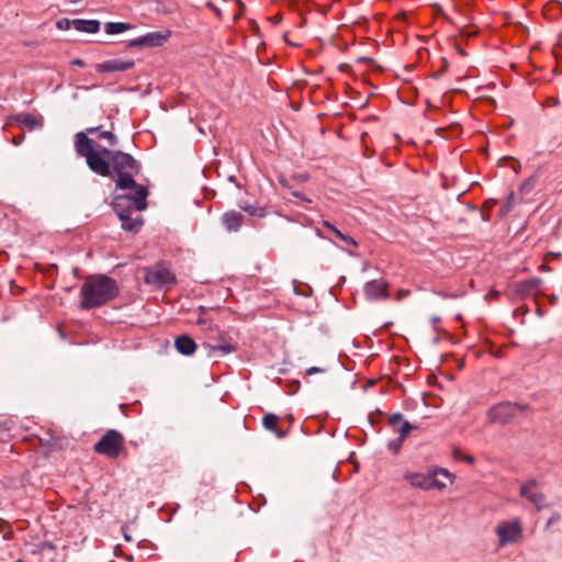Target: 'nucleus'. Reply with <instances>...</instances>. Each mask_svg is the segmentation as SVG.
<instances>
[{
  "label": "nucleus",
  "mask_w": 562,
  "mask_h": 562,
  "mask_svg": "<svg viewBox=\"0 0 562 562\" xmlns=\"http://www.w3.org/2000/svg\"><path fill=\"white\" fill-rule=\"evenodd\" d=\"M74 27L79 32L97 33L100 30V22L97 20L77 19L72 21Z\"/></svg>",
  "instance_id": "nucleus-18"
},
{
  "label": "nucleus",
  "mask_w": 562,
  "mask_h": 562,
  "mask_svg": "<svg viewBox=\"0 0 562 562\" xmlns=\"http://www.w3.org/2000/svg\"><path fill=\"white\" fill-rule=\"evenodd\" d=\"M339 239H340V240H342V241H345V243H346V244H348V245H351V246H355V247H357V246H358L357 241H356L352 237L347 236V235H345V234H344V238H339Z\"/></svg>",
  "instance_id": "nucleus-33"
},
{
  "label": "nucleus",
  "mask_w": 562,
  "mask_h": 562,
  "mask_svg": "<svg viewBox=\"0 0 562 562\" xmlns=\"http://www.w3.org/2000/svg\"><path fill=\"white\" fill-rule=\"evenodd\" d=\"M536 181H537V177L536 176H531L529 179H527L522 183L521 191L522 192H529L530 190H532L535 184H536Z\"/></svg>",
  "instance_id": "nucleus-26"
},
{
  "label": "nucleus",
  "mask_w": 562,
  "mask_h": 562,
  "mask_svg": "<svg viewBox=\"0 0 562 562\" xmlns=\"http://www.w3.org/2000/svg\"><path fill=\"white\" fill-rule=\"evenodd\" d=\"M561 516L559 514H554L547 522V527H550L555 521L560 520Z\"/></svg>",
  "instance_id": "nucleus-34"
},
{
  "label": "nucleus",
  "mask_w": 562,
  "mask_h": 562,
  "mask_svg": "<svg viewBox=\"0 0 562 562\" xmlns=\"http://www.w3.org/2000/svg\"><path fill=\"white\" fill-rule=\"evenodd\" d=\"M100 138H104L108 140L109 146L113 147L117 144V137L112 132H101L99 134Z\"/></svg>",
  "instance_id": "nucleus-24"
},
{
  "label": "nucleus",
  "mask_w": 562,
  "mask_h": 562,
  "mask_svg": "<svg viewBox=\"0 0 562 562\" xmlns=\"http://www.w3.org/2000/svg\"><path fill=\"white\" fill-rule=\"evenodd\" d=\"M10 122H15L19 125L25 126L29 130L42 127L43 121L31 113H19L10 119Z\"/></svg>",
  "instance_id": "nucleus-15"
},
{
  "label": "nucleus",
  "mask_w": 562,
  "mask_h": 562,
  "mask_svg": "<svg viewBox=\"0 0 562 562\" xmlns=\"http://www.w3.org/2000/svg\"><path fill=\"white\" fill-rule=\"evenodd\" d=\"M389 283L383 280H371L364 285L366 296L370 300H385L389 297Z\"/></svg>",
  "instance_id": "nucleus-11"
},
{
  "label": "nucleus",
  "mask_w": 562,
  "mask_h": 562,
  "mask_svg": "<svg viewBox=\"0 0 562 562\" xmlns=\"http://www.w3.org/2000/svg\"><path fill=\"white\" fill-rule=\"evenodd\" d=\"M122 533H123L124 539H125L126 541H132V537L130 536V533H128V528H127L126 526H123V527H122Z\"/></svg>",
  "instance_id": "nucleus-35"
},
{
  "label": "nucleus",
  "mask_w": 562,
  "mask_h": 562,
  "mask_svg": "<svg viewBox=\"0 0 562 562\" xmlns=\"http://www.w3.org/2000/svg\"><path fill=\"white\" fill-rule=\"evenodd\" d=\"M390 425L394 428V430L398 434V437L401 440H405L408 436L409 431L414 428L412 424H409L406 420H403L402 415L395 414L390 417L389 419Z\"/></svg>",
  "instance_id": "nucleus-14"
},
{
  "label": "nucleus",
  "mask_w": 562,
  "mask_h": 562,
  "mask_svg": "<svg viewBox=\"0 0 562 562\" xmlns=\"http://www.w3.org/2000/svg\"><path fill=\"white\" fill-rule=\"evenodd\" d=\"M447 482H451V475L445 469H439L434 472L426 473L425 490H442L447 486Z\"/></svg>",
  "instance_id": "nucleus-12"
},
{
  "label": "nucleus",
  "mask_w": 562,
  "mask_h": 562,
  "mask_svg": "<svg viewBox=\"0 0 562 562\" xmlns=\"http://www.w3.org/2000/svg\"><path fill=\"white\" fill-rule=\"evenodd\" d=\"M463 459H464L467 462H469V463H473V462H474V459H473L472 457H470V456H465Z\"/></svg>",
  "instance_id": "nucleus-40"
},
{
  "label": "nucleus",
  "mask_w": 562,
  "mask_h": 562,
  "mask_svg": "<svg viewBox=\"0 0 562 562\" xmlns=\"http://www.w3.org/2000/svg\"><path fill=\"white\" fill-rule=\"evenodd\" d=\"M403 442H404V440H401L400 438H396V440L390 442L389 447H390V449H392V451L394 453H397L398 450L401 449V446H402Z\"/></svg>",
  "instance_id": "nucleus-29"
},
{
  "label": "nucleus",
  "mask_w": 562,
  "mask_h": 562,
  "mask_svg": "<svg viewBox=\"0 0 562 562\" xmlns=\"http://www.w3.org/2000/svg\"><path fill=\"white\" fill-rule=\"evenodd\" d=\"M205 338L204 347L215 355L225 356L236 351L232 337L220 330L217 326H210V333Z\"/></svg>",
  "instance_id": "nucleus-5"
},
{
  "label": "nucleus",
  "mask_w": 562,
  "mask_h": 562,
  "mask_svg": "<svg viewBox=\"0 0 562 562\" xmlns=\"http://www.w3.org/2000/svg\"><path fill=\"white\" fill-rule=\"evenodd\" d=\"M135 63L133 60L111 59L98 64L95 70L98 72L126 71L132 69Z\"/></svg>",
  "instance_id": "nucleus-13"
},
{
  "label": "nucleus",
  "mask_w": 562,
  "mask_h": 562,
  "mask_svg": "<svg viewBox=\"0 0 562 562\" xmlns=\"http://www.w3.org/2000/svg\"><path fill=\"white\" fill-rule=\"evenodd\" d=\"M458 52H459V54H460V55H462V56H464V55H465V52H464L462 48H460V47H458Z\"/></svg>",
  "instance_id": "nucleus-42"
},
{
  "label": "nucleus",
  "mask_w": 562,
  "mask_h": 562,
  "mask_svg": "<svg viewBox=\"0 0 562 562\" xmlns=\"http://www.w3.org/2000/svg\"><path fill=\"white\" fill-rule=\"evenodd\" d=\"M403 442H404V440H401L400 438H396V440L390 442L389 447H390V449H392V451L394 453H397L398 450L401 449V446H402Z\"/></svg>",
  "instance_id": "nucleus-30"
},
{
  "label": "nucleus",
  "mask_w": 562,
  "mask_h": 562,
  "mask_svg": "<svg viewBox=\"0 0 562 562\" xmlns=\"http://www.w3.org/2000/svg\"><path fill=\"white\" fill-rule=\"evenodd\" d=\"M23 139H24V135H21V136H19V137H18V136H14V137L12 138V143H13L15 146H18V145H20V144L22 143V140H23Z\"/></svg>",
  "instance_id": "nucleus-36"
},
{
  "label": "nucleus",
  "mask_w": 562,
  "mask_h": 562,
  "mask_svg": "<svg viewBox=\"0 0 562 562\" xmlns=\"http://www.w3.org/2000/svg\"><path fill=\"white\" fill-rule=\"evenodd\" d=\"M322 369L319 368H316V367H312L307 370V374H314V373H317V372H321Z\"/></svg>",
  "instance_id": "nucleus-39"
},
{
  "label": "nucleus",
  "mask_w": 562,
  "mask_h": 562,
  "mask_svg": "<svg viewBox=\"0 0 562 562\" xmlns=\"http://www.w3.org/2000/svg\"><path fill=\"white\" fill-rule=\"evenodd\" d=\"M495 531L501 547L507 543H517L522 538V526L519 518L498 524Z\"/></svg>",
  "instance_id": "nucleus-7"
},
{
  "label": "nucleus",
  "mask_w": 562,
  "mask_h": 562,
  "mask_svg": "<svg viewBox=\"0 0 562 562\" xmlns=\"http://www.w3.org/2000/svg\"><path fill=\"white\" fill-rule=\"evenodd\" d=\"M263 427L270 431H273L277 437L283 438L285 436V432L281 431L278 427L279 425V417L274 414H267L265 415L262 419Z\"/></svg>",
  "instance_id": "nucleus-19"
},
{
  "label": "nucleus",
  "mask_w": 562,
  "mask_h": 562,
  "mask_svg": "<svg viewBox=\"0 0 562 562\" xmlns=\"http://www.w3.org/2000/svg\"><path fill=\"white\" fill-rule=\"evenodd\" d=\"M170 37L171 32L169 30L149 32L140 37L131 40L128 47H159L167 43Z\"/></svg>",
  "instance_id": "nucleus-8"
},
{
  "label": "nucleus",
  "mask_w": 562,
  "mask_h": 562,
  "mask_svg": "<svg viewBox=\"0 0 562 562\" xmlns=\"http://www.w3.org/2000/svg\"><path fill=\"white\" fill-rule=\"evenodd\" d=\"M323 226L328 228L330 232H333L335 234V236L337 238H344V233H341L336 226H334L330 222L328 221H323Z\"/></svg>",
  "instance_id": "nucleus-27"
},
{
  "label": "nucleus",
  "mask_w": 562,
  "mask_h": 562,
  "mask_svg": "<svg viewBox=\"0 0 562 562\" xmlns=\"http://www.w3.org/2000/svg\"><path fill=\"white\" fill-rule=\"evenodd\" d=\"M124 437L121 432L114 429L108 430L101 439L94 445L97 453L106 456L108 458H116L120 456L124 448Z\"/></svg>",
  "instance_id": "nucleus-6"
},
{
  "label": "nucleus",
  "mask_w": 562,
  "mask_h": 562,
  "mask_svg": "<svg viewBox=\"0 0 562 562\" xmlns=\"http://www.w3.org/2000/svg\"><path fill=\"white\" fill-rule=\"evenodd\" d=\"M536 181H537V177L536 176H531L529 179H527L522 183L521 191L522 192H529L530 190H532L535 184H536Z\"/></svg>",
  "instance_id": "nucleus-25"
},
{
  "label": "nucleus",
  "mask_w": 562,
  "mask_h": 562,
  "mask_svg": "<svg viewBox=\"0 0 562 562\" xmlns=\"http://www.w3.org/2000/svg\"><path fill=\"white\" fill-rule=\"evenodd\" d=\"M409 294H411V291H409V290L401 289V290H398V291L396 292V296H395V299H396L397 301H402V300H404L405 297L409 296Z\"/></svg>",
  "instance_id": "nucleus-32"
},
{
  "label": "nucleus",
  "mask_w": 562,
  "mask_h": 562,
  "mask_svg": "<svg viewBox=\"0 0 562 562\" xmlns=\"http://www.w3.org/2000/svg\"><path fill=\"white\" fill-rule=\"evenodd\" d=\"M57 27L59 30H68L70 27V25H72V21L68 20V19H63V20H59L57 23H56Z\"/></svg>",
  "instance_id": "nucleus-31"
},
{
  "label": "nucleus",
  "mask_w": 562,
  "mask_h": 562,
  "mask_svg": "<svg viewBox=\"0 0 562 562\" xmlns=\"http://www.w3.org/2000/svg\"><path fill=\"white\" fill-rule=\"evenodd\" d=\"M132 27V24L125 22H108L104 25V32L113 35L130 31Z\"/></svg>",
  "instance_id": "nucleus-21"
},
{
  "label": "nucleus",
  "mask_w": 562,
  "mask_h": 562,
  "mask_svg": "<svg viewBox=\"0 0 562 562\" xmlns=\"http://www.w3.org/2000/svg\"><path fill=\"white\" fill-rule=\"evenodd\" d=\"M8 528V522L3 519H0V533L4 532Z\"/></svg>",
  "instance_id": "nucleus-38"
},
{
  "label": "nucleus",
  "mask_w": 562,
  "mask_h": 562,
  "mask_svg": "<svg viewBox=\"0 0 562 562\" xmlns=\"http://www.w3.org/2000/svg\"><path fill=\"white\" fill-rule=\"evenodd\" d=\"M196 324L202 327V330L205 331V335L210 333V326H214L206 317V312L204 308H201V313L196 319Z\"/></svg>",
  "instance_id": "nucleus-23"
},
{
  "label": "nucleus",
  "mask_w": 562,
  "mask_h": 562,
  "mask_svg": "<svg viewBox=\"0 0 562 562\" xmlns=\"http://www.w3.org/2000/svg\"><path fill=\"white\" fill-rule=\"evenodd\" d=\"M243 215L236 211H229L224 213L222 217V222L227 231L235 232L238 231L243 224Z\"/></svg>",
  "instance_id": "nucleus-16"
},
{
  "label": "nucleus",
  "mask_w": 562,
  "mask_h": 562,
  "mask_svg": "<svg viewBox=\"0 0 562 562\" xmlns=\"http://www.w3.org/2000/svg\"><path fill=\"white\" fill-rule=\"evenodd\" d=\"M175 346H176V349L184 356L192 355L196 349V344L188 335H181V336L177 337L176 341H175Z\"/></svg>",
  "instance_id": "nucleus-17"
},
{
  "label": "nucleus",
  "mask_w": 562,
  "mask_h": 562,
  "mask_svg": "<svg viewBox=\"0 0 562 562\" xmlns=\"http://www.w3.org/2000/svg\"><path fill=\"white\" fill-rule=\"evenodd\" d=\"M404 479L413 487H418L422 490H425V487H426V473L407 472V473H405Z\"/></svg>",
  "instance_id": "nucleus-20"
},
{
  "label": "nucleus",
  "mask_w": 562,
  "mask_h": 562,
  "mask_svg": "<svg viewBox=\"0 0 562 562\" xmlns=\"http://www.w3.org/2000/svg\"><path fill=\"white\" fill-rule=\"evenodd\" d=\"M538 485L539 483L535 479L526 481L520 486L519 495L521 497L527 498L530 503H532L538 510H541L544 506L546 495L541 492L535 491V488L538 487Z\"/></svg>",
  "instance_id": "nucleus-10"
},
{
  "label": "nucleus",
  "mask_w": 562,
  "mask_h": 562,
  "mask_svg": "<svg viewBox=\"0 0 562 562\" xmlns=\"http://www.w3.org/2000/svg\"><path fill=\"white\" fill-rule=\"evenodd\" d=\"M518 409L517 404L499 403L488 411L487 418L491 423L506 424L516 416Z\"/></svg>",
  "instance_id": "nucleus-9"
},
{
  "label": "nucleus",
  "mask_w": 562,
  "mask_h": 562,
  "mask_svg": "<svg viewBox=\"0 0 562 562\" xmlns=\"http://www.w3.org/2000/svg\"><path fill=\"white\" fill-rule=\"evenodd\" d=\"M560 104V99L558 97H548L546 98L543 105L544 106H557Z\"/></svg>",
  "instance_id": "nucleus-28"
},
{
  "label": "nucleus",
  "mask_w": 562,
  "mask_h": 562,
  "mask_svg": "<svg viewBox=\"0 0 562 562\" xmlns=\"http://www.w3.org/2000/svg\"><path fill=\"white\" fill-rule=\"evenodd\" d=\"M246 211L249 212L251 215L263 216L262 210H259V212L257 213L255 209L247 207Z\"/></svg>",
  "instance_id": "nucleus-37"
},
{
  "label": "nucleus",
  "mask_w": 562,
  "mask_h": 562,
  "mask_svg": "<svg viewBox=\"0 0 562 562\" xmlns=\"http://www.w3.org/2000/svg\"><path fill=\"white\" fill-rule=\"evenodd\" d=\"M119 295L116 281L106 276L89 277L80 290V307L91 310L106 304Z\"/></svg>",
  "instance_id": "nucleus-3"
},
{
  "label": "nucleus",
  "mask_w": 562,
  "mask_h": 562,
  "mask_svg": "<svg viewBox=\"0 0 562 562\" xmlns=\"http://www.w3.org/2000/svg\"><path fill=\"white\" fill-rule=\"evenodd\" d=\"M74 64H75V65H78V66H82V65H83V61H82V60H80V59H76V60H74Z\"/></svg>",
  "instance_id": "nucleus-41"
},
{
  "label": "nucleus",
  "mask_w": 562,
  "mask_h": 562,
  "mask_svg": "<svg viewBox=\"0 0 562 562\" xmlns=\"http://www.w3.org/2000/svg\"><path fill=\"white\" fill-rule=\"evenodd\" d=\"M99 130L100 127H89L86 132L77 133L76 153L86 159L88 167L94 173L115 179L117 189L125 190L136 186L134 176L139 172L138 162L130 154L101 147L88 137V134H94Z\"/></svg>",
  "instance_id": "nucleus-1"
},
{
  "label": "nucleus",
  "mask_w": 562,
  "mask_h": 562,
  "mask_svg": "<svg viewBox=\"0 0 562 562\" xmlns=\"http://www.w3.org/2000/svg\"><path fill=\"white\" fill-rule=\"evenodd\" d=\"M144 281L146 284L162 289L176 283V274L166 262H157L144 269Z\"/></svg>",
  "instance_id": "nucleus-4"
},
{
  "label": "nucleus",
  "mask_w": 562,
  "mask_h": 562,
  "mask_svg": "<svg viewBox=\"0 0 562 562\" xmlns=\"http://www.w3.org/2000/svg\"><path fill=\"white\" fill-rule=\"evenodd\" d=\"M293 195H294L295 198H301V194H300L299 192H293Z\"/></svg>",
  "instance_id": "nucleus-43"
},
{
  "label": "nucleus",
  "mask_w": 562,
  "mask_h": 562,
  "mask_svg": "<svg viewBox=\"0 0 562 562\" xmlns=\"http://www.w3.org/2000/svg\"><path fill=\"white\" fill-rule=\"evenodd\" d=\"M134 195L117 194L113 198V209L126 232L137 233L143 226L140 215L133 216L134 211L142 212L147 207L148 190L143 184L133 186Z\"/></svg>",
  "instance_id": "nucleus-2"
},
{
  "label": "nucleus",
  "mask_w": 562,
  "mask_h": 562,
  "mask_svg": "<svg viewBox=\"0 0 562 562\" xmlns=\"http://www.w3.org/2000/svg\"><path fill=\"white\" fill-rule=\"evenodd\" d=\"M539 283H540V280L537 278L521 281L517 285V291L520 294H525V295L531 294L535 290H537Z\"/></svg>",
  "instance_id": "nucleus-22"
}]
</instances>
